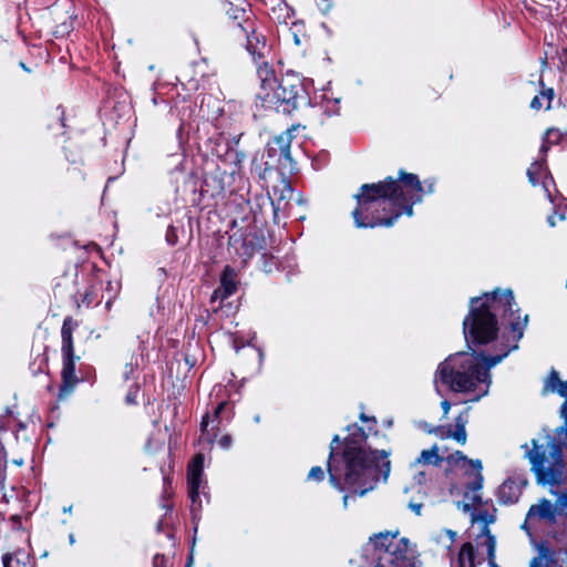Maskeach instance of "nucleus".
<instances>
[{"mask_svg": "<svg viewBox=\"0 0 567 567\" xmlns=\"http://www.w3.org/2000/svg\"><path fill=\"white\" fill-rule=\"evenodd\" d=\"M516 306L511 289H496L471 299L470 313L463 321L467 344H485L496 339L499 352L489 357L475 352L450 355L437 367L434 377L437 394L441 395L440 384L454 392L475 393L472 401L488 394L492 384L489 370L518 349L527 327L528 316H522Z\"/></svg>", "mask_w": 567, "mask_h": 567, "instance_id": "1", "label": "nucleus"}, {"mask_svg": "<svg viewBox=\"0 0 567 567\" xmlns=\"http://www.w3.org/2000/svg\"><path fill=\"white\" fill-rule=\"evenodd\" d=\"M433 192V182H425L423 186L416 175L404 172H400L398 181L388 177L377 184H364L354 196V225L358 228L391 227L402 213L412 216L413 205L422 202L424 194Z\"/></svg>", "mask_w": 567, "mask_h": 567, "instance_id": "2", "label": "nucleus"}, {"mask_svg": "<svg viewBox=\"0 0 567 567\" xmlns=\"http://www.w3.org/2000/svg\"><path fill=\"white\" fill-rule=\"evenodd\" d=\"M340 441L334 435L330 445L328 473L331 485L340 492L348 491L343 496V507H348L351 495L364 496L372 491L382 476L385 482L390 475V453L385 450H371L348 441L343 454L334 453V444Z\"/></svg>", "mask_w": 567, "mask_h": 567, "instance_id": "3", "label": "nucleus"}, {"mask_svg": "<svg viewBox=\"0 0 567 567\" xmlns=\"http://www.w3.org/2000/svg\"><path fill=\"white\" fill-rule=\"evenodd\" d=\"M258 74L261 85L257 96L264 109L282 114H290L297 109L298 100L303 92L297 76L287 75L278 80L267 64L259 69Z\"/></svg>", "mask_w": 567, "mask_h": 567, "instance_id": "4", "label": "nucleus"}, {"mask_svg": "<svg viewBox=\"0 0 567 567\" xmlns=\"http://www.w3.org/2000/svg\"><path fill=\"white\" fill-rule=\"evenodd\" d=\"M544 443L532 440V449L522 445L525 456L532 464L537 482L542 485H558L563 480L564 460L561 449L549 435H544Z\"/></svg>", "mask_w": 567, "mask_h": 567, "instance_id": "5", "label": "nucleus"}, {"mask_svg": "<svg viewBox=\"0 0 567 567\" xmlns=\"http://www.w3.org/2000/svg\"><path fill=\"white\" fill-rule=\"evenodd\" d=\"M451 466L458 467L467 476L465 482L464 501L457 502L456 506L464 513L472 511V507L482 502L481 489L483 487L482 462L468 460L461 451H456L446 457Z\"/></svg>", "mask_w": 567, "mask_h": 567, "instance_id": "6", "label": "nucleus"}, {"mask_svg": "<svg viewBox=\"0 0 567 567\" xmlns=\"http://www.w3.org/2000/svg\"><path fill=\"white\" fill-rule=\"evenodd\" d=\"M76 327L78 323L71 317H66L61 328V351L63 357L61 375L63 384L60 388V396L71 393L74 385L78 383V378L75 375V360H79V357L74 354L73 347V331Z\"/></svg>", "mask_w": 567, "mask_h": 567, "instance_id": "7", "label": "nucleus"}, {"mask_svg": "<svg viewBox=\"0 0 567 567\" xmlns=\"http://www.w3.org/2000/svg\"><path fill=\"white\" fill-rule=\"evenodd\" d=\"M291 141L292 130L289 128L280 135L274 137L268 144V156L271 157L278 165L285 168L291 166L292 164L290 154Z\"/></svg>", "mask_w": 567, "mask_h": 567, "instance_id": "8", "label": "nucleus"}, {"mask_svg": "<svg viewBox=\"0 0 567 567\" xmlns=\"http://www.w3.org/2000/svg\"><path fill=\"white\" fill-rule=\"evenodd\" d=\"M203 468L204 455L198 453L194 456L187 470L188 493L193 503V511L195 509L196 505L197 508H200L202 506L199 499V489L205 484L203 480Z\"/></svg>", "mask_w": 567, "mask_h": 567, "instance_id": "9", "label": "nucleus"}, {"mask_svg": "<svg viewBox=\"0 0 567 567\" xmlns=\"http://www.w3.org/2000/svg\"><path fill=\"white\" fill-rule=\"evenodd\" d=\"M528 181L533 186H536L538 182L542 183L545 194L548 199L554 204L555 200L550 194L549 187L554 184L553 177L547 172L545 159L535 161L527 169Z\"/></svg>", "mask_w": 567, "mask_h": 567, "instance_id": "10", "label": "nucleus"}, {"mask_svg": "<svg viewBox=\"0 0 567 567\" xmlns=\"http://www.w3.org/2000/svg\"><path fill=\"white\" fill-rule=\"evenodd\" d=\"M556 518V507L551 504L550 501L543 498L537 504H534L529 507L525 523L522 525L523 529L527 530V524L534 520H549L555 522Z\"/></svg>", "mask_w": 567, "mask_h": 567, "instance_id": "11", "label": "nucleus"}, {"mask_svg": "<svg viewBox=\"0 0 567 567\" xmlns=\"http://www.w3.org/2000/svg\"><path fill=\"white\" fill-rule=\"evenodd\" d=\"M291 197L292 188L286 178L280 179L277 185L272 186L271 192H269V198L271 200L275 215H277L279 210L285 209Z\"/></svg>", "mask_w": 567, "mask_h": 567, "instance_id": "12", "label": "nucleus"}, {"mask_svg": "<svg viewBox=\"0 0 567 567\" xmlns=\"http://www.w3.org/2000/svg\"><path fill=\"white\" fill-rule=\"evenodd\" d=\"M239 27L246 33V49L252 55L254 59L262 58L264 51L266 49V40L261 34L256 33L254 29L248 31L247 28H244L241 24Z\"/></svg>", "mask_w": 567, "mask_h": 567, "instance_id": "13", "label": "nucleus"}, {"mask_svg": "<svg viewBox=\"0 0 567 567\" xmlns=\"http://www.w3.org/2000/svg\"><path fill=\"white\" fill-rule=\"evenodd\" d=\"M525 484V480L520 483L511 478L506 480L498 488L499 501L504 504L516 502L522 493V486Z\"/></svg>", "mask_w": 567, "mask_h": 567, "instance_id": "14", "label": "nucleus"}, {"mask_svg": "<svg viewBox=\"0 0 567 567\" xmlns=\"http://www.w3.org/2000/svg\"><path fill=\"white\" fill-rule=\"evenodd\" d=\"M103 291V282H96L91 285L89 288L84 290V292H79L78 305L79 307L84 306L86 308L92 306H99L104 299V295H101Z\"/></svg>", "mask_w": 567, "mask_h": 567, "instance_id": "15", "label": "nucleus"}, {"mask_svg": "<svg viewBox=\"0 0 567 567\" xmlns=\"http://www.w3.org/2000/svg\"><path fill=\"white\" fill-rule=\"evenodd\" d=\"M236 272L231 267L226 266L220 278V288L215 291V295L226 299L236 291Z\"/></svg>", "mask_w": 567, "mask_h": 567, "instance_id": "16", "label": "nucleus"}, {"mask_svg": "<svg viewBox=\"0 0 567 567\" xmlns=\"http://www.w3.org/2000/svg\"><path fill=\"white\" fill-rule=\"evenodd\" d=\"M443 461V456L439 453V447L436 445H433L429 450H423L419 457L411 463V468L417 470L420 466L424 465H433V466H440Z\"/></svg>", "mask_w": 567, "mask_h": 567, "instance_id": "17", "label": "nucleus"}, {"mask_svg": "<svg viewBox=\"0 0 567 567\" xmlns=\"http://www.w3.org/2000/svg\"><path fill=\"white\" fill-rule=\"evenodd\" d=\"M545 392H556L567 401V380L561 381L559 373L556 370H551L547 377L544 385Z\"/></svg>", "mask_w": 567, "mask_h": 567, "instance_id": "18", "label": "nucleus"}, {"mask_svg": "<svg viewBox=\"0 0 567 567\" xmlns=\"http://www.w3.org/2000/svg\"><path fill=\"white\" fill-rule=\"evenodd\" d=\"M121 291V282L118 280H107L103 284V291L105 299V310L111 311L113 301L117 298Z\"/></svg>", "mask_w": 567, "mask_h": 567, "instance_id": "19", "label": "nucleus"}, {"mask_svg": "<svg viewBox=\"0 0 567 567\" xmlns=\"http://www.w3.org/2000/svg\"><path fill=\"white\" fill-rule=\"evenodd\" d=\"M554 95L555 93L551 87H543L539 94L532 100L530 107L536 111L543 107L549 110Z\"/></svg>", "mask_w": 567, "mask_h": 567, "instance_id": "20", "label": "nucleus"}, {"mask_svg": "<svg viewBox=\"0 0 567 567\" xmlns=\"http://www.w3.org/2000/svg\"><path fill=\"white\" fill-rule=\"evenodd\" d=\"M475 550L471 543H464L460 549L457 557L458 567H475Z\"/></svg>", "mask_w": 567, "mask_h": 567, "instance_id": "21", "label": "nucleus"}, {"mask_svg": "<svg viewBox=\"0 0 567 567\" xmlns=\"http://www.w3.org/2000/svg\"><path fill=\"white\" fill-rule=\"evenodd\" d=\"M238 4H234L229 2V8L227 9V14L233 20L244 19L247 14V10L245 7V0H238Z\"/></svg>", "mask_w": 567, "mask_h": 567, "instance_id": "22", "label": "nucleus"}, {"mask_svg": "<svg viewBox=\"0 0 567 567\" xmlns=\"http://www.w3.org/2000/svg\"><path fill=\"white\" fill-rule=\"evenodd\" d=\"M561 136H563V134L560 133V131H558L556 128L547 130V132L545 134L544 143L540 147L542 155L545 156L548 151L547 143H557L560 141Z\"/></svg>", "mask_w": 567, "mask_h": 567, "instance_id": "23", "label": "nucleus"}, {"mask_svg": "<svg viewBox=\"0 0 567 567\" xmlns=\"http://www.w3.org/2000/svg\"><path fill=\"white\" fill-rule=\"evenodd\" d=\"M215 435H210L208 431V415L206 414L200 423V437H199V444L206 443L210 445L213 443Z\"/></svg>", "mask_w": 567, "mask_h": 567, "instance_id": "24", "label": "nucleus"}, {"mask_svg": "<svg viewBox=\"0 0 567 567\" xmlns=\"http://www.w3.org/2000/svg\"><path fill=\"white\" fill-rule=\"evenodd\" d=\"M449 436L453 437L457 443L464 445L467 437L466 429L455 427L454 432L449 430Z\"/></svg>", "mask_w": 567, "mask_h": 567, "instance_id": "25", "label": "nucleus"}, {"mask_svg": "<svg viewBox=\"0 0 567 567\" xmlns=\"http://www.w3.org/2000/svg\"><path fill=\"white\" fill-rule=\"evenodd\" d=\"M326 101V105L323 106L324 107V112L328 113L329 115H332V114H337L338 113V103H339V100L338 99H334L333 101H330L326 97V95L323 94L322 95V102Z\"/></svg>", "mask_w": 567, "mask_h": 567, "instance_id": "26", "label": "nucleus"}, {"mask_svg": "<svg viewBox=\"0 0 567 567\" xmlns=\"http://www.w3.org/2000/svg\"><path fill=\"white\" fill-rule=\"evenodd\" d=\"M6 468H7V460L6 453L0 450V491L3 488L6 481Z\"/></svg>", "mask_w": 567, "mask_h": 567, "instance_id": "27", "label": "nucleus"}, {"mask_svg": "<svg viewBox=\"0 0 567 567\" xmlns=\"http://www.w3.org/2000/svg\"><path fill=\"white\" fill-rule=\"evenodd\" d=\"M486 545H487L488 561L495 560V546H496L495 537L492 535H488V537L486 539Z\"/></svg>", "mask_w": 567, "mask_h": 567, "instance_id": "28", "label": "nucleus"}, {"mask_svg": "<svg viewBox=\"0 0 567 567\" xmlns=\"http://www.w3.org/2000/svg\"><path fill=\"white\" fill-rule=\"evenodd\" d=\"M308 478L321 482L324 478V472L320 466H313L308 474Z\"/></svg>", "mask_w": 567, "mask_h": 567, "instance_id": "29", "label": "nucleus"}, {"mask_svg": "<svg viewBox=\"0 0 567 567\" xmlns=\"http://www.w3.org/2000/svg\"><path fill=\"white\" fill-rule=\"evenodd\" d=\"M317 7L322 14H328L333 8L332 0H317Z\"/></svg>", "mask_w": 567, "mask_h": 567, "instance_id": "30", "label": "nucleus"}, {"mask_svg": "<svg viewBox=\"0 0 567 567\" xmlns=\"http://www.w3.org/2000/svg\"><path fill=\"white\" fill-rule=\"evenodd\" d=\"M165 238H166V241L172 246H174L177 243L178 237H177L176 228L174 226H169L167 228Z\"/></svg>", "mask_w": 567, "mask_h": 567, "instance_id": "31", "label": "nucleus"}, {"mask_svg": "<svg viewBox=\"0 0 567 567\" xmlns=\"http://www.w3.org/2000/svg\"><path fill=\"white\" fill-rule=\"evenodd\" d=\"M468 422V412L467 410L460 413L455 419V427L465 429Z\"/></svg>", "mask_w": 567, "mask_h": 567, "instance_id": "32", "label": "nucleus"}, {"mask_svg": "<svg viewBox=\"0 0 567 567\" xmlns=\"http://www.w3.org/2000/svg\"><path fill=\"white\" fill-rule=\"evenodd\" d=\"M567 218L566 216V212L565 210H561V212H555L553 215H550L548 217V224L554 227L556 225V220H565Z\"/></svg>", "mask_w": 567, "mask_h": 567, "instance_id": "33", "label": "nucleus"}, {"mask_svg": "<svg viewBox=\"0 0 567 567\" xmlns=\"http://www.w3.org/2000/svg\"><path fill=\"white\" fill-rule=\"evenodd\" d=\"M556 506L564 512H567V491L558 495Z\"/></svg>", "mask_w": 567, "mask_h": 567, "instance_id": "34", "label": "nucleus"}, {"mask_svg": "<svg viewBox=\"0 0 567 567\" xmlns=\"http://www.w3.org/2000/svg\"><path fill=\"white\" fill-rule=\"evenodd\" d=\"M4 556H9L10 560L13 563V567H28L27 563L22 561L18 556L12 554H6Z\"/></svg>", "mask_w": 567, "mask_h": 567, "instance_id": "35", "label": "nucleus"}, {"mask_svg": "<svg viewBox=\"0 0 567 567\" xmlns=\"http://www.w3.org/2000/svg\"><path fill=\"white\" fill-rule=\"evenodd\" d=\"M414 480L417 482V484H423L426 481V473L424 471L414 470Z\"/></svg>", "mask_w": 567, "mask_h": 567, "instance_id": "36", "label": "nucleus"}, {"mask_svg": "<svg viewBox=\"0 0 567 567\" xmlns=\"http://www.w3.org/2000/svg\"><path fill=\"white\" fill-rule=\"evenodd\" d=\"M218 444L223 447V449H229L230 445H231V436L230 435H224L220 437V440L218 441Z\"/></svg>", "mask_w": 567, "mask_h": 567, "instance_id": "37", "label": "nucleus"}, {"mask_svg": "<svg viewBox=\"0 0 567 567\" xmlns=\"http://www.w3.org/2000/svg\"><path fill=\"white\" fill-rule=\"evenodd\" d=\"M153 440H154L153 437H152V439H150V441L147 442V445H146V449H147V451H150V452L155 451V450H157V449L162 447V446H163V444H164V440H163V439H159V440H157L156 446H155V447H153V446H152V444H153Z\"/></svg>", "mask_w": 567, "mask_h": 567, "instance_id": "38", "label": "nucleus"}, {"mask_svg": "<svg viewBox=\"0 0 567 567\" xmlns=\"http://www.w3.org/2000/svg\"><path fill=\"white\" fill-rule=\"evenodd\" d=\"M133 372H134V364L132 362L127 363L124 369V378L128 379L133 374Z\"/></svg>", "mask_w": 567, "mask_h": 567, "instance_id": "39", "label": "nucleus"}, {"mask_svg": "<svg viewBox=\"0 0 567 567\" xmlns=\"http://www.w3.org/2000/svg\"><path fill=\"white\" fill-rule=\"evenodd\" d=\"M136 394H137V389H135L134 391H130L126 395V402L127 403H135L136 402Z\"/></svg>", "mask_w": 567, "mask_h": 567, "instance_id": "40", "label": "nucleus"}, {"mask_svg": "<svg viewBox=\"0 0 567 567\" xmlns=\"http://www.w3.org/2000/svg\"><path fill=\"white\" fill-rule=\"evenodd\" d=\"M441 408L443 410V415L447 416L450 409H451V403L447 400H443L441 402Z\"/></svg>", "mask_w": 567, "mask_h": 567, "instance_id": "41", "label": "nucleus"}, {"mask_svg": "<svg viewBox=\"0 0 567 567\" xmlns=\"http://www.w3.org/2000/svg\"><path fill=\"white\" fill-rule=\"evenodd\" d=\"M165 560V557L164 556H161V555H155L154 559H153V565L154 567H162L163 563Z\"/></svg>", "mask_w": 567, "mask_h": 567, "instance_id": "42", "label": "nucleus"}, {"mask_svg": "<svg viewBox=\"0 0 567 567\" xmlns=\"http://www.w3.org/2000/svg\"><path fill=\"white\" fill-rule=\"evenodd\" d=\"M227 403L225 401L220 402L216 409H215V412H214V415L215 417H219V414L221 413V411L226 408Z\"/></svg>", "mask_w": 567, "mask_h": 567, "instance_id": "43", "label": "nucleus"}, {"mask_svg": "<svg viewBox=\"0 0 567 567\" xmlns=\"http://www.w3.org/2000/svg\"><path fill=\"white\" fill-rule=\"evenodd\" d=\"M409 507L416 514L421 515L422 504L420 503H410Z\"/></svg>", "mask_w": 567, "mask_h": 567, "instance_id": "44", "label": "nucleus"}, {"mask_svg": "<svg viewBox=\"0 0 567 567\" xmlns=\"http://www.w3.org/2000/svg\"><path fill=\"white\" fill-rule=\"evenodd\" d=\"M3 567H13V563L10 560L9 556L2 557Z\"/></svg>", "mask_w": 567, "mask_h": 567, "instance_id": "45", "label": "nucleus"}, {"mask_svg": "<svg viewBox=\"0 0 567 567\" xmlns=\"http://www.w3.org/2000/svg\"><path fill=\"white\" fill-rule=\"evenodd\" d=\"M446 533H447V535L450 536L451 542H453V540H454V538H455V536H456V534H455L454 532H452V530H446Z\"/></svg>", "mask_w": 567, "mask_h": 567, "instance_id": "46", "label": "nucleus"}, {"mask_svg": "<svg viewBox=\"0 0 567 567\" xmlns=\"http://www.w3.org/2000/svg\"><path fill=\"white\" fill-rule=\"evenodd\" d=\"M20 66L27 71V72H30V69L23 63V62H20Z\"/></svg>", "mask_w": 567, "mask_h": 567, "instance_id": "47", "label": "nucleus"}, {"mask_svg": "<svg viewBox=\"0 0 567 567\" xmlns=\"http://www.w3.org/2000/svg\"><path fill=\"white\" fill-rule=\"evenodd\" d=\"M192 564H193V556L190 555L188 563L186 564L185 567H192Z\"/></svg>", "mask_w": 567, "mask_h": 567, "instance_id": "48", "label": "nucleus"}, {"mask_svg": "<svg viewBox=\"0 0 567 567\" xmlns=\"http://www.w3.org/2000/svg\"><path fill=\"white\" fill-rule=\"evenodd\" d=\"M71 511H72V506H69V507H64V508H63V512H64V513H71Z\"/></svg>", "mask_w": 567, "mask_h": 567, "instance_id": "49", "label": "nucleus"}, {"mask_svg": "<svg viewBox=\"0 0 567 567\" xmlns=\"http://www.w3.org/2000/svg\"><path fill=\"white\" fill-rule=\"evenodd\" d=\"M69 540H70V544H74L75 538L72 534L69 536Z\"/></svg>", "mask_w": 567, "mask_h": 567, "instance_id": "50", "label": "nucleus"}, {"mask_svg": "<svg viewBox=\"0 0 567 567\" xmlns=\"http://www.w3.org/2000/svg\"><path fill=\"white\" fill-rule=\"evenodd\" d=\"M488 564H489V566H491V567H498V566L496 565L495 560L488 561Z\"/></svg>", "mask_w": 567, "mask_h": 567, "instance_id": "51", "label": "nucleus"}, {"mask_svg": "<svg viewBox=\"0 0 567 567\" xmlns=\"http://www.w3.org/2000/svg\"><path fill=\"white\" fill-rule=\"evenodd\" d=\"M352 427H353L355 431H360V432H362V430H361L360 427H358L357 425H353Z\"/></svg>", "mask_w": 567, "mask_h": 567, "instance_id": "52", "label": "nucleus"}, {"mask_svg": "<svg viewBox=\"0 0 567 567\" xmlns=\"http://www.w3.org/2000/svg\"><path fill=\"white\" fill-rule=\"evenodd\" d=\"M262 357H264V353H262V351L259 350V358L262 359Z\"/></svg>", "mask_w": 567, "mask_h": 567, "instance_id": "53", "label": "nucleus"}, {"mask_svg": "<svg viewBox=\"0 0 567 567\" xmlns=\"http://www.w3.org/2000/svg\"><path fill=\"white\" fill-rule=\"evenodd\" d=\"M455 489H456V487H455V486H453V487L451 488V493H452V494H454Z\"/></svg>", "mask_w": 567, "mask_h": 567, "instance_id": "54", "label": "nucleus"}, {"mask_svg": "<svg viewBox=\"0 0 567 567\" xmlns=\"http://www.w3.org/2000/svg\"><path fill=\"white\" fill-rule=\"evenodd\" d=\"M255 421H256V422H259V421H260L259 415H257V416L255 417Z\"/></svg>", "mask_w": 567, "mask_h": 567, "instance_id": "55", "label": "nucleus"}, {"mask_svg": "<svg viewBox=\"0 0 567 567\" xmlns=\"http://www.w3.org/2000/svg\"><path fill=\"white\" fill-rule=\"evenodd\" d=\"M16 463H17L18 465H21V464H22V461H16Z\"/></svg>", "mask_w": 567, "mask_h": 567, "instance_id": "56", "label": "nucleus"}]
</instances>
